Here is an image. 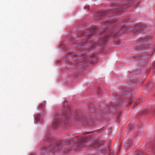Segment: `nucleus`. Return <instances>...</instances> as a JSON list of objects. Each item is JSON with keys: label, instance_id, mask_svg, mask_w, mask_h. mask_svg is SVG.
<instances>
[{"label": "nucleus", "instance_id": "1", "mask_svg": "<svg viewBox=\"0 0 155 155\" xmlns=\"http://www.w3.org/2000/svg\"><path fill=\"white\" fill-rule=\"evenodd\" d=\"M93 137L91 135L87 136L85 137H81L80 138H76L74 139L75 144L73 146L71 139L68 141H61L57 142L54 145L49 146L47 148L44 147L43 150L50 151L52 153L53 152L61 151L63 154H66L70 151L75 150L78 152L80 151L83 147L85 146V143L88 141L89 140L92 139Z\"/></svg>", "mask_w": 155, "mask_h": 155}, {"label": "nucleus", "instance_id": "2", "mask_svg": "<svg viewBox=\"0 0 155 155\" xmlns=\"http://www.w3.org/2000/svg\"><path fill=\"white\" fill-rule=\"evenodd\" d=\"M97 32H98L99 34L101 33V34L105 35V36L104 38H101L100 42L97 43V45H98L99 46H101L102 45L105 43L110 38H115L116 37L115 29H114L112 30H109L107 28H104L101 30V31H97L96 29L95 28L94 29L91 30L90 32L88 33L84 32L83 34H82V35L86 36V38L88 42L89 41V38H91V37H90L92 35L95 34ZM91 44L92 48H95L97 45L95 42Z\"/></svg>", "mask_w": 155, "mask_h": 155}, {"label": "nucleus", "instance_id": "3", "mask_svg": "<svg viewBox=\"0 0 155 155\" xmlns=\"http://www.w3.org/2000/svg\"><path fill=\"white\" fill-rule=\"evenodd\" d=\"M145 29L144 25L137 24L133 27H129L126 25H123L119 29H115L116 37L123 33H128L132 31L133 33L137 34L142 32Z\"/></svg>", "mask_w": 155, "mask_h": 155}, {"label": "nucleus", "instance_id": "4", "mask_svg": "<svg viewBox=\"0 0 155 155\" xmlns=\"http://www.w3.org/2000/svg\"><path fill=\"white\" fill-rule=\"evenodd\" d=\"M129 6V5L127 4L126 3H124L122 2H114L111 5L112 8L115 10L114 12L116 14H117L119 12L123 11H124V8Z\"/></svg>", "mask_w": 155, "mask_h": 155}, {"label": "nucleus", "instance_id": "5", "mask_svg": "<svg viewBox=\"0 0 155 155\" xmlns=\"http://www.w3.org/2000/svg\"><path fill=\"white\" fill-rule=\"evenodd\" d=\"M70 111L69 108L65 109L62 114H61V117L62 119L61 120V123L64 124L65 127L67 126L68 121L67 120L68 118V117L70 116Z\"/></svg>", "mask_w": 155, "mask_h": 155}, {"label": "nucleus", "instance_id": "6", "mask_svg": "<svg viewBox=\"0 0 155 155\" xmlns=\"http://www.w3.org/2000/svg\"><path fill=\"white\" fill-rule=\"evenodd\" d=\"M74 120L76 122L78 121L83 122L84 125H91L92 124L90 122H88V121L85 119H84L83 117V114L80 112H76L75 113L74 117Z\"/></svg>", "mask_w": 155, "mask_h": 155}, {"label": "nucleus", "instance_id": "7", "mask_svg": "<svg viewBox=\"0 0 155 155\" xmlns=\"http://www.w3.org/2000/svg\"><path fill=\"white\" fill-rule=\"evenodd\" d=\"M150 36H144L140 38L138 41L139 43L141 44L140 47L142 48H145L148 47V45L147 44L145 43V42L150 41H151Z\"/></svg>", "mask_w": 155, "mask_h": 155}, {"label": "nucleus", "instance_id": "8", "mask_svg": "<svg viewBox=\"0 0 155 155\" xmlns=\"http://www.w3.org/2000/svg\"><path fill=\"white\" fill-rule=\"evenodd\" d=\"M120 98L122 100L121 101L122 102L124 101L125 102L127 101V106L131 104L133 101V99L132 98H130V95H124L123 96H120Z\"/></svg>", "mask_w": 155, "mask_h": 155}, {"label": "nucleus", "instance_id": "9", "mask_svg": "<svg viewBox=\"0 0 155 155\" xmlns=\"http://www.w3.org/2000/svg\"><path fill=\"white\" fill-rule=\"evenodd\" d=\"M60 124V119L58 118V116L56 115L54 119L52 126L54 128H55L58 126Z\"/></svg>", "mask_w": 155, "mask_h": 155}, {"label": "nucleus", "instance_id": "10", "mask_svg": "<svg viewBox=\"0 0 155 155\" xmlns=\"http://www.w3.org/2000/svg\"><path fill=\"white\" fill-rule=\"evenodd\" d=\"M150 56L147 55H140L138 56V57L139 58V60H145L149 58Z\"/></svg>", "mask_w": 155, "mask_h": 155}, {"label": "nucleus", "instance_id": "11", "mask_svg": "<svg viewBox=\"0 0 155 155\" xmlns=\"http://www.w3.org/2000/svg\"><path fill=\"white\" fill-rule=\"evenodd\" d=\"M101 144L99 143V141H97L93 143L92 146L93 147L96 148L98 147Z\"/></svg>", "mask_w": 155, "mask_h": 155}, {"label": "nucleus", "instance_id": "12", "mask_svg": "<svg viewBox=\"0 0 155 155\" xmlns=\"http://www.w3.org/2000/svg\"><path fill=\"white\" fill-rule=\"evenodd\" d=\"M129 2L132 3L134 5H137L139 2V0H129Z\"/></svg>", "mask_w": 155, "mask_h": 155}, {"label": "nucleus", "instance_id": "13", "mask_svg": "<svg viewBox=\"0 0 155 155\" xmlns=\"http://www.w3.org/2000/svg\"><path fill=\"white\" fill-rule=\"evenodd\" d=\"M105 15V13L103 11H101L99 12V13L97 14L96 15L97 16H100L104 15Z\"/></svg>", "mask_w": 155, "mask_h": 155}, {"label": "nucleus", "instance_id": "14", "mask_svg": "<svg viewBox=\"0 0 155 155\" xmlns=\"http://www.w3.org/2000/svg\"><path fill=\"white\" fill-rule=\"evenodd\" d=\"M151 147L152 149H155V139L152 142L151 144Z\"/></svg>", "mask_w": 155, "mask_h": 155}, {"label": "nucleus", "instance_id": "15", "mask_svg": "<svg viewBox=\"0 0 155 155\" xmlns=\"http://www.w3.org/2000/svg\"><path fill=\"white\" fill-rule=\"evenodd\" d=\"M114 21H112V20H109L107 21L106 22V23H104V25H107L108 24V23H112L114 22Z\"/></svg>", "mask_w": 155, "mask_h": 155}, {"label": "nucleus", "instance_id": "16", "mask_svg": "<svg viewBox=\"0 0 155 155\" xmlns=\"http://www.w3.org/2000/svg\"><path fill=\"white\" fill-rule=\"evenodd\" d=\"M131 82L132 83H134V84H136L137 83V81L136 80L134 79V80H132L131 81Z\"/></svg>", "mask_w": 155, "mask_h": 155}, {"label": "nucleus", "instance_id": "17", "mask_svg": "<svg viewBox=\"0 0 155 155\" xmlns=\"http://www.w3.org/2000/svg\"><path fill=\"white\" fill-rule=\"evenodd\" d=\"M120 104V102L116 103L115 104V106L118 107H120L121 106H119Z\"/></svg>", "mask_w": 155, "mask_h": 155}, {"label": "nucleus", "instance_id": "18", "mask_svg": "<svg viewBox=\"0 0 155 155\" xmlns=\"http://www.w3.org/2000/svg\"><path fill=\"white\" fill-rule=\"evenodd\" d=\"M133 126V125L132 124H130L129 126V127H128V130L129 131L131 129L132 127Z\"/></svg>", "mask_w": 155, "mask_h": 155}, {"label": "nucleus", "instance_id": "19", "mask_svg": "<svg viewBox=\"0 0 155 155\" xmlns=\"http://www.w3.org/2000/svg\"><path fill=\"white\" fill-rule=\"evenodd\" d=\"M70 55V56H77V54L74 53H71Z\"/></svg>", "mask_w": 155, "mask_h": 155}, {"label": "nucleus", "instance_id": "20", "mask_svg": "<svg viewBox=\"0 0 155 155\" xmlns=\"http://www.w3.org/2000/svg\"><path fill=\"white\" fill-rule=\"evenodd\" d=\"M140 102V99H139V100H137V103H136L135 104V105L136 106L137 104L139 103Z\"/></svg>", "mask_w": 155, "mask_h": 155}, {"label": "nucleus", "instance_id": "21", "mask_svg": "<svg viewBox=\"0 0 155 155\" xmlns=\"http://www.w3.org/2000/svg\"><path fill=\"white\" fill-rule=\"evenodd\" d=\"M36 120L37 121H38L40 120V117L39 116H38L36 118Z\"/></svg>", "mask_w": 155, "mask_h": 155}, {"label": "nucleus", "instance_id": "22", "mask_svg": "<svg viewBox=\"0 0 155 155\" xmlns=\"http://www.w3.org/2000/svg\"><path fill=\"white\" fill-rule=\"evenodd\" d=\"M90 7L89 5H87V6H85V7H84V9H88Z\"/></svg>", "mask_w": 155, "mask_h": 155}, {"label": "nucleus", "instance_id": "23", "mask_svg": "<svg viewBox=\"0 0 155 155\" xmlns=\"http://www.w3.org/2000/svg\"><path fill=\"white\" fill-rule=\"evenodd\" d=\"M44 104H41L39 105V107H40L41 108H42V107H44Z\"/></svg>", "mask_w": 155, "mask_h": 155}, {"label": "nucleus", "instance_id": "24", "mask_svg": "<svg viewBox=\"0 0 155 155\" xmlns=\"http://www.w3.org/2000/svg\"><path fill=\"white\" fill-rule=\"evenodd\" d=\"M85 43V42L83 41L81 43L80 45H81V47H83V46H82V45H83Z\"/></svg>", "mask_w": 155, "mask_h": 155}, {"label": "nucleus", "instance_id": "25", "mask_svg": "<svg viewBox=\"0 0 155 155\" xmlns=\"http://www.w3.org/2000/svg\"><path fill=\"white\" fill-rule=\"evenodd\" d=\"M152 114L153 115L155 116V108L153 110Z\"/></svg>", "mask_w": 155, "mask_h": 155}, {"label": "nucleus", "instance_id": "26", "mask_svg": "<svg viewBox=\"0 0 155 155\" xmlns=\"http://www.w3.org/2000/svg\"><path fill=\"white\" fill-rule=\"evenodd\" d=\"M120 43V41H117V43L118 44H119Z\"/></svg>", "mask_w": 155, "mask_h": 155}, {"label": "nucleus", "instance_id": "27", "mask_svg": "<svg viewBox=\"0 0 155 155\" xmlns=\"http://www.w3.org/2000/svg\"><path fill=\"white\" fill-rule=\"evenodd\" d=\"M110 155H113V154L112 152H110Z\"/></svg>", "mask_w": 155, "mask_h": 155}, {"label": "nucleus", "instance_id": "28", "mask_svg": "<svg viewBox=\"0 0 155 155\" xmlns=\"http://www.w3.org/2000/svg\"><path fill=\"white\" fill-rule=\"evenodd\" d=\"M132 143V142L131 141H129V144H131Z\"/></svg>", "mask_w": 155, "mask_h": 155}, {"label": "nucleus", "instance_id": "29", "mask_svg": "<svg viewBox=\"0 0 155 155\" xmlns=\"http://www.w3.org/2000/svg\"><path fill=\"white\" fill-rule=\"evenodd\" d=\"M132 74V73H131L130 74H129V76H131V75Z\"/></svg>", "mask_w": 155, "mask_h": 155}, {"label": "nucleus", "instance_id": "30", "mask_svg": "<svg viewBox=\"0 0 155 155\" xmlns=\"http://www.w3.org/2000/svg\"><path fill=\"white\" fill-rule=\"evenodd\" d=\"M100 90V89L99 88H98V92H99V91Z\"/></svg>", "mask_w": 155, "mask_h": 155}, {"label": "nucleus", "instance_id": "31", "mask_svg": "<svg viewBox=\"0 0 155 155\" xmlns=\"http://www.w3.org/2000/svg\"><path fill=\"white\" fill-rule=\"evenodd\" d=\"M78 58V57H76V58Z\"/></svg>", "mask_w": 155, "mask_h": 155}, {"label": "nucleus", "instance_id": "32", "mask_svg": "<svg viewBox=\"0 0 155 155\" xmlns=\"http://www.w3.org/2000/svg\"><path fill=\"white\" fill-rule=\"evenodd\" d=\"M49 138H48V140H49Z\"/></svg>", "mask_w": 155, "mask_h": 155}]
</instances>
